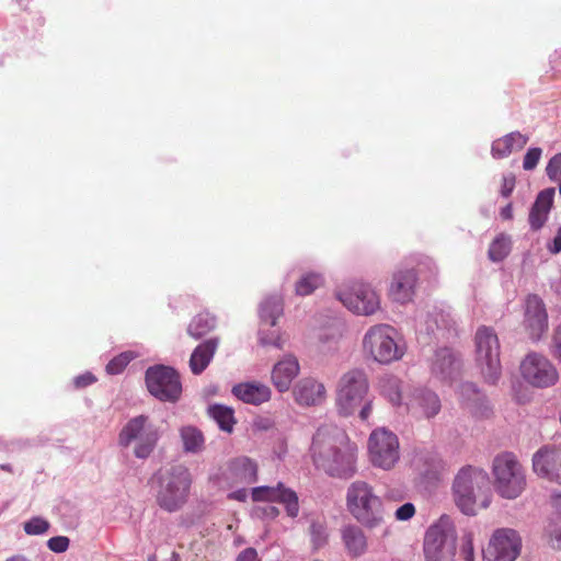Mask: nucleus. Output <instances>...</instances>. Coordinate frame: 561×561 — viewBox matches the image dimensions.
Instances as JSON below:
<instances>
[{"label": "nucleus", "instance_id": "obj_28", "mask_svg": "<svg viewBox=\"0 0 561 561\" xmlns=\"http://www.w3.org/2000/svg\"><path fill=\"white\" fill-rule=\"evenodd\" d=\"M342 541L347 553L357 558L367 550V538L363 529L356 525H346L341 530Z\"/></svg>", "mask_w": 561, "mask_h": 561}, {"label": "nucleus", "instance_id": "obj_14", "mask_svg": "<svg viewBox=\"0 0 561 561\" xmlns=\"http://www.w3.org/2000/svg\"><path fill=\"white\" fill-rule=\"evenodd\" d=\"M531 463L537 477L561 485V448L542 446L533 455Z\"/></svg>", "mask_w": 561, "mask_h": 561}, {"label": "nucleus", "instance_id": "obj_31", "mask_svg": "<svg viewBox=\"0 0 561 561\" xmlns=\"http://www.w3.org/2000/svg\"><path fill=\"white\" fill-rule=\"evenodd\" d=\"M283 314V301L279 297L266 298L260 308V317L263 324L275 327L276 320Z\"/></svg>", "mask_w": 561, "mask_h": 561}, {"label": "nucleus", "instance_id": "obj_55", "mask_svg": "<svg viewBox=\"0 0 561 561\" xmlns=\"http://www.w3.org/2000/svg\"><path fill=\"white\" fill-rule=\"evenodd\" d=\"M500 216L504 220H511L513 218V207L512 204H507L500 211Z\"/></svg>", "mask_w": 561, "mask_h": 561}, {"label": "nucleus", "instance_id": "obj_29", "mask_svg": "<svg viewBox=\"0 0 561 561\" xmlns=\"http://www.w3.org/2000/svg\"><path fill=\"white\" fill-rule=\"evenodd\" d=\"M367 455L370 463L375 467L386 466V428L377 427L367 440Z\"/></svg>", "mask_w": 561, "mask_h": 561}, {"label": "nucleus", "instance_id": "obj_30", "mask_svg": "<svg viewBox=\"0 0 561 561\" xmlns=\"http://www.w3.org/2000/svg\"><path fill=\"white\" fill-rule=\"evenodd\" d=\"M180 436L186 453L197 454L205 447V437L201 430L187 425L180 430Z\"/></svg>", "mask_w": 561, "mask_h": 561}, {"label": "nucleus", "instance_id": "obj_39", "mask_svg": "<svg viewBox=\"0 0 561 561\" xmlns=\"http://www.w3.org/2000/svg\"><path fill=\"white\" fill-rule=\"evenodd\" d=\"M546 536L552 548L561 550V517L551 519L545 529Z\"/></svg>", "mask_w": 561, "mask_h": 561}, {"label": "nucleus", "instance_id": "obj_44", "mask_svg": "<svg viewBox=\"0 0 561 561\" xmlns=\"http://www.w3.org/2000/svg\"><path fill=\"white\" fill-rule=\"evenodd\" d=\"M388 387L390 388V391H388V400L393 405H400L402 403V382L399 380H388Z\"/></svg>", "mask_w": 561, "mask_h": 561}, {"label": "nucleus", "instance_id": "obj_3", "mask_svg": "<svg viewBox=\"0 0 561 561\" xmlns=\"http://www.w3.org/2000/svg\"><path fill=\"white\" fill-rule=\"evenodd\" d=\"M369 382L365 373L360 369H352L340 378L336 387L335 404L343 416H350L359 411L362 421H367L373 401L367 399Z\"/></svg>", "mask_w": 561, "mask_h": 561}, {"label": "nucleus", "instance_id": "obj_56", "mask_svg": "<svg viewBox=\"0 0 561 561\" xmlns=\"http://www.w3.org/2000/svg\"><path fill=\"white\" fill-rule=\"evenodd\" d=\"M230 499H234L238 501H244L247 497V491L245 490H239L229 495Z\"/></svg>", "mask_w": 561, "mask_h": 561}, {"label": "nucleus", "instance_id": "obj_10", "mask_svg": "<svg viewBox=\"0 0 561 561\" xmlns=\"http://www.w3.org/2000/svg\"><path fill=\"white\" fill-rule=\"evenodd\" d=\"M523 380L535 388H549L559 380V373L553 363L545 355L528 353L519 364Z\"/></svg>", "mask_w": 561, "mask_h": 561}, {"label": "nucleus", "instance_id": "obj_35", "mask_svg": "<svg viewBox=\"0 0 561 561\" xmlns=\"http://www.w3.org/2000/svg\"><path fill=\"white\" fill-rule=\"evenodd\" d=\"M511 238L506 234L497 236L489 248V257L493 262L504 260L511 251Z\"/></svg>", "mask_w": 561, "mask_h": 561}, {"label": "nucleus", "instance_id": "obj_51", "mask_svg": "<svg viewBox=\"0 0 561 561\" xmlns=\"http://www.w3.org/2000/svg\"><path fill=\"white\" fill-rule=\"evenodd\" d=\"M96 381V378L91 373H85L75 378L73 382L76 388H84Z\"/></svg>", "mask_w": 561, "mask_h": 561}, {"label": "nucleus", "instance_id": "obj_9", "mask_svg": "<svg viewBox=\"0 0 561 561\" xmlns=\"http://www.w3.org/2000/svg\"><path fill=\"white\" fill-rule=\"evenodd\" d=\"M159 436L158 428L149 421L148 416L138 415L130 419L122 428L118 442L123 447L135 442L134 455L137 458L146 459L153 451Z\"/></svg>", "mask_w": 561, "mask_h": 561}, {"label": "nucleus", "instance_id": "obj_26", "mask_svg": "<svg viewBox=\"0 0 561 561\" xmlns=\"http://www.w3.org/2000/svg\"><path fill=\"white\" fill-rule=\"evenodd\" d=\"M554 188L541 191L529 213V225L533 229H540L547 221L548 215L553 204Z\"/></svg>", "mask_w": 561, "mask_h": 561}, {"label": "nucleus", "instance_id": "obj_5", "mask_svg": "<svg viewBox=\"0 0 561 561\" xmlns=\"http://www.w3.org/2000/svg\"><path fill=\"white\" fill-rule=\"evenodd\" d=\"M346 508L359 524L369 528L380 524L383 518L382 499L364 481H355L347 488Z\"/></svg>", "mask_w": 561, "mask_h": 561}, {"label": "nucleus", "instance_id": "obj_61", "mask_svg": "<svg viewBox=\"0 0 561 561\" xmlns=\"http://www.w3.org/2000/svg\"><path fill=\"white\" fill-rule=\"evenodd\" d=\"M2 470H5V471H11V468L9 465H1L0 467Z\"/></svg>", "mask_w": 561, "mask_h": 561}, {"label": "nucleus", "instance_id": "obj_19", "mask_svg": "<svg viewBox=\"0 0 561 561\" xmlns=\"http://www.w3.org/2000/svg\"><path fill=\"white\" fill-rule=\"evenodd\" d=\"M363 352L366 358L378 364L386 363V325H373L363 339Z\"/></svg>", "mask_w": 561, "mask_h": 561}, {"label": "nucleus", "instance_id": "obj_45", "mask_svg": "<svg viewBox=\"0 0 561 561\" xmlns=\"http://www.w3.org/2000/svg\"><path fill=\"white\" fill-rule=\"evenodd\" d=\"M399 440L396 435L388 432V469L390 466H394L400 456H399Z\"/></svg>", "mask_w": 561, "mask_h": 561}, {"label": "nucleus", "instance_id": "obj_37", "mask_svg": "<svg viewBox=\"0 0 561 561\" xmlns=\"http://www.w3.org/2000/svg\"><path fill=\"white\" fill-rule=\"evenodd\" d=\"M135 358V354L130 351L123 352L119 355L115 356L113 359L108 362L106 365V371L110 375L121 374L126 366Z\"/></svg>", "mask_w": 561, "mask_h": 561}, {"label": "nucleus", "instance_id": "obj_34", "mask_svg": "<svg viewBox=\"0 0 561 561\" xmlns=\"http://www.w3.org/2000/svg\"><path fill=\"white\" fill-rule=\"evenodd\" d=\"M215 328V319L209 314H197L188 324L187 333L194 339H201Z\"/></svg>", "mask_w": 561, "mask_h": 561}, {"label": "nucleus", "instance_id": "obj_46", "mask_svg": "<svg viewBox=\"0 0 561 561\" xmlns=\"http://www.w3.org/2000/svg\"><path fill=\"white\" fill-rule=\"evenodd\" d=\"M547 175L552 181L561 180V152L553 156L546 168Z\"/></svg>", "mask_w": 561, "mask_h": 561}, {"label": "nucleus", "instance_id": "obj_21", "mask_svg": "<svg viewBox=\"0 0 561 561\" xmlns=\"http://www.w3.org/2000/svg\"><path fill=\"white\" fill-rule=\"evenodd\" d=\"M219 345V339H208L198 344L191 354L190 369L194 375H201L213 360Z\"/></svg>", "mask_w": 561, "mask_h": 561}, {"label": "nucleus", "instance_id": "obj_7", "mask_svg": "<svg viewBox=\"0 0 561 561\" xmlns=\"http://www.w3.org/2000/svg\"><path fill=\"white\" fill-rule=\"evenodd\" d=\"M492 474L494 489L503 499L515 500L526 489L525 469L512 453H502L493 459Z\"/></svg>", "mask_w": 561, "mask_h": 561}, {"label": "nucleus", "instance_id": "obj_59", "mask_svg": "<svg viewBox=\"0 0 561 561\" xmlns=\"http://www.w3.org/2000/svg\"><path fill=\"white\" fill-rule=\"evenodd\" d=\"M435 328H438L437 322L434 321L433 323L427 325V331L433 332Z\"/></svg>", "mask_w": 561, "mask_h": 561}, {"label": "nucleus", "instance_id": "obj_27", "mask_svg": "<svg viewBox=\"0 0 561 561\" xmlns=\"http://www.w3.org/2000/svg\"><path fill=\"white\" fill-rule=\"evenodd\" d=\"M528 142V137L519 131L510 133L493 141L491 153L495 159L508 157L512 152L522 150Z\"/></svg>", "mask_w": 561, "mask_h": 561}, {"label": "nucleus", "instance_id": "obj_22", "mask_svg": "<svg viewBox=\"0 0 561 561\" xmlns=\"http://www.w3.org/2000/svg\"><path fill=\"white\" fill-rule=\"evenodd\" d=\"M228 472L232 482L252 484L257 480V463L245 456L237 457L229 462Z\"/></svg>", "mask_w": 561, "mask_h": 561}, {"label": "nucleus", "instance_id": "obj_47", "mask_svg": "<svg viewBox=\"0 0 561 561\" xmlns=\"http://www.w3.org/2000/svg\"><path fill=\"white\" fill-rule=\"evenodd\" d=\"M69 538L68 537H65V536H57V537H53L50 538L48 541H47V546L48 548L56 552V553H61V552H65L68 547H69Z\"/></svg>", "mask_w": 561, "mask_h": 561}, {"label": "nucleus", "instance_id": "obj_23", "mask_svg": "<svg viewBox=\"0 0 561 561\" xmlns=\"http://www.w3.org/2000/svg\"><path fill=\"white\" fill-rule=\"evenodd\" d=\"M415 283L416 276L412 270L396 273L390 288V295L393 300L400 304L411 301L414 296Z\"/></svg>", "mask_w": 561, "mask_h": 561}, {"label": "nucleus", "instance_id": "obj_52", "mask_svg": "<svg viewBox=\"0 0 561 561\" xmlns=\"http://www.w3.org/2000/svg\"><path fill=\"white\" fill-rule=\"evenodd\" d=\"M552 352L556 358L561 363V324L554 331Z\"/></svg>", "mask_w": 561, "mask_h": 561}, {"label": "nucleus", "instance_id": "obj_36", "mask_svg": "<svg viewBox=\"0 0 561 561\" xmlns=\"http://www.w3.org/2000/svg\"><path fill=\"white\" fill-rule=\"evenodd\" d=\"M405 351L407 344L404 340L393 329L388 327V362L401 359Z\"/></svg>", "mask_w": 561, "mask_h": 561}, {"label": "nucleus", "instance_id": "obj_48", "mask_svg": "<svg viewBox=\"0 0 561 561\" xmlns=\"http://www.w3.org/2000/svg\"><path fill=\"white\" fill-rule=\"evenodd\" d=\"M515 176L512 173L505 174L502 179V187H501V195L503 197H508L515 187Z\"/></svg>", "mask_w": 561, "mask_h": 561}, {"label": "nucleus", "instance_id": "obj_38", "mask_svg": "<svg viewBox=\"0 0 561 561\" xmlns=\"http://www.w3.org/2000/svg\"><path fill=\"white\" fill-rule=\"evenodd\" d=\"M459 399L467 407L474 405L481 398L477 387L472 382H463L459 386Z\"/></svg>", "mask_w": 561, "mask_h": 561}, {"label": "nucleus", "instance_id": "obj_54", "mask_svg": "<svg viewBox=\"0 0 561 561\" xmlns=\"http://www.w3.org/2000/svg\"><path fill=\"white\" fill-rule=\"evenodd\" d=\"M548 248L550 252L554 254L561 251V226L558 228L557 234Z\"/></svg>", "mask_w": 561, "mask_h": 561}, {"label": "nucleus", "instance_id": "obj_42", "mask_svg": "<svg viewBox=\"0 0 561 561\" xmlns=\"http://www.w3.org/2000/svg\"><path fill=\"white\" fill-rule=\"evenodd\" d=\"M260 343L263 346H274L277 348H283L285 340L282 334L273 330L270 334H265L263 330L260 331Z\"/></svg>", "mask_w": 561, "mask_h": 561}, {"label": "nucleus", "instance_id": "obj_33", "mask_svg": "<svg viewBox=\"0 0 561 561\" xmlns=\"http://www.w3.org/2000/svg\"><path fill=\"white\" fill-rule=\"evenodd\" d=\"M324 285V277L320 273L309 272L304 274L295 284V293L298 296L311 295L316 289Z\"/></svg>", "mask_w": 561, "mask_h": 561}, {"label": "nucleus", "instance_id": "obj_16", "mask_svg": "<svg viewBox=\"0 0 561 561\" xmlns=\"http://www.w3.org/2000/svg\"><path fill=\"white\" fill-rule=\"evenodd\" d=\"M253 501L279 502L285 505L288 516L296 517L299 513L296 492L278 483L276 486H257L252 490Z\"/></svg>", "mask_w": 561, "mask_h": 561}, {"label": "nucleus", "instance_id": "obj_24", "mask_svg": "<svg viewBox=\"0 0 561 561\" xmlns=\"http://www.w3.org/2000/svg\"><path fill=\"white\" fill-rule=\"evenodd\" d=\"M232 393L242 402L260 405L271 399L268 386L260 382H242L233 386Z\"/></svg>", "mask_w": 561, "mask_h": 561}, {"label": "nucleus", "instance_id": "obj_17", "mask_svg": "<svg viewBox=\"0 0 561 561\" xmlns=\"http://www.w3.org/2000/svg\"><path fill=\"white\" fill-rule=\"evenodd\" d=\"M524 327L533 340H539L548 329V316L538 296H528L526 299Z\"/></svg>", "mask_w": 561, "mask_h": 561}, {"label": "nucleus", "instance_id": "obj_53", "mask_svg": "<svg viewBox=\"0 0 561 561\" xmlns=\"http://www.w3.org/2000/svg\"><path fill=\"white\" fill-rule=\"evenodd\" d=\"M236 561H259L257 552L254 548H247L238 554Z\"/></svg>", "mask_w": 561, "mask_h": 561}, {"label": "nucleus", "instance_id": "obj_15", "mask_svg": "<svg viewBox=\"0 0 561 561\" xmlns=\"http://www.w3.org/2000/svg\"><path fill=\"white\" fill-rule=\"evenodd\" d=\"M461 362L450 348L436 351L432 364L431 375L442 383H451L460 374Z\"/></svg>", "mask_w": 561, "mask_h": 561}, {"label": "nucleus", "instance_id": "obj_2", "mask_svg": "<svg viewBox=\"0 0 561 561\" xmlns=\"http://www.w3.org/2000/svg\"><path fill=\"white\" fill-rule=\"evenodd\" d=\"M453 496L465 515L472 516L479 510L486 508L491 502L488 473L470 466L460 469L454 479Z\"/></svg>", "mask_w": 561, "mask_h": 561}, {"label": "nucleus", "instance_id": "obj_41", "mask_svg": "<svg viewBox=\"0 0 561 561\" xmlns=\"http://www.w3.org/2000/svg\"><path fill=\"white\" fill-rule=\"evenodd\" d=\"M49 528V523L41 517H33L28 522L24 523V531L27 535H42Z\"/></svg>", "mask_w": 561, "mask_h": 561}, {"label": "nucleus", "instance_id": "obj_6", "mask_svg": "<svg viewBox=\"0 0 561 561\" xmlns=\"http://www.w3.org/2000/svg\"><path fill=\"white\" fill-rule=\"evenodd\" d=\"M457 530L453 518L440 516L425 531L423 556L425 561H455Z\"/></svg>", "mask_w": 561, "mask_h": 561}, {"label": "nucleus", "instance_id": "obj_60", "mask_svg": "<svg viewBox=\"0 0 561 561\" xmlns=\"http://www.w3.org/2000/svg\"><path fill=\"white\" fill-rule=\"evenodd\" d=\"M270 511H271L272 515H277L278 514V510L276 507H274V506H271Z\"/></svg>", "mask_w": 561, "mask_h": 561}, {"label": "nucleus", "instance_id": "obj_57", "mask_svg": "<svg viewBox=\"0 0 561 561\" xmlns=\"http://www.w3.org/2000/svg\"><path fill=\"white\" fill-rule=\"evenodd\" d=\"M553 506L556 507L561 517V493H558L553 496Z\"/></svg>", "mask_w": 561, "mask_h": 561}, {"label": "nucleus", "instance_id": "obj_8", "mask_svg": "<svg viewBox=\"0 0 561 561\" xmlns=\"http://www.w3.org/2000/svg\"><path fill=\"white\" fill-rule=\"evenodd\" d=\"M474 342L476 360L481 375L488 383L495 385L502 373L499 337L493 329L480 327Z\"/></svg>", "mask_w": 561, "mask_h": 561}, {"label": "nucleus", "instance_id": "obj_49", "mask_svg": "<svg viewBox=\"0 0 561 561\" xmlns=\"http://www.w3.org/2000/svg\"><path fill=\"white\" fill-rule=\"evenodd\" d=\"M415 514V508L412 503H405L396 511V518L398 520H409Z\"/></svg>", "mask_w": 561, "mask_h": 561}, {"label": "nucleus", "instance_id": "obj_20", "mask_svg": "<svg viewBox=\"0 0 561 561\" xmlns=\"http://www.w3.org/2000/svg\"><path fill=\"white\" fill-rule=\"evenodd\" d=\"M299 370L300 367L297 358L293 355H287L274 365L272 382L279 392H285L290 388Z\"/></svg>", "mask_w": 561, "mask_h": 561}, {"label": "nucleus", "instance_id": "obj_18", "mask_svg": "<svg viewBox=\"0 0 561 561\" xmlns=\"http://www.w3.org/2000/svg\"><path fill=\"white\" fill-rule=\"evenodd\" d=\"M295 401L299 405H320L327 398V390L323 383L313 378L301 379L294 388Z\"/></svg>", "mask_w": 561, "mask_h": 561}, {"label": "nucleus", "instance_id": "obj_58", "mask_svg": "<svg viewBox=\"0 0 561 561\" xmlns=\"http://www.w3.org/2000/svg\"><path fill=\"white\" fill-rule=\"evenodd\" d=\"M7 561H28V560L23 556H13V557L9 558Z\"/></svg>", "mask_w": 561, "mask_h": 561}, {"label": "nucleus", "instance_id": "obj_12", "mask_svg": "<svg viewBox=\"0 0 561 561\" xmlns=\"http://www.w3.org/2000/svg\"><path fill=\"white\" fill-rule=\"evenodd\" d=\"M337 298L356 314L369 316L380 308L379 296L369 285L363 283H354L341 289Z\"/></svg>", "mask_w": 561, "mask_h": 561}, {"label": "nucleus", "instance_id": "obj_62", "mask_svg": "<svg viewBox=\"0 0 561 561\" xmlns=\"http://www.w3.org/2000/svg\"><path fill=\"white\" fill-rule=\"evenodd\" d=\"M559 182H560L559 192L561 194V180Z\"/></svg>", "mask_w": 561, "mask_h": 561}, {"label": "nucleus", "instance_id": "obj_50", "mask_svg": "<svg viewBox=\"0 0 561 561\" xmlns=\"http://www.w3.org/2000/svg\"><path fill=\"white\" fill-rule=\"evenodd\" d=\"M461 556L463 558V561H474V548L470 536H467L463 539L461 547Z\"/></svg>", "mask_w": 561, "mask_h": 561}, {"label": "nucleus", "instance_id": "obj_40", "mask_svg": "<svg viewBox=\"0 0 561 561\" xmlns=\"http://www.w3.org/2000/svg\"><path fill=\"white\" fill-rule=\"evenodd\" d=\"M311 542L316 550L322 548L328 542L327 527L322 523L314 522L310 526Z\"/></svg>", "mask_w": 561, "mask_h": 561}, {"label": "nucleus", "instance_id": "obj_43", "mask_svg": "<svg viewBox=\"0 0 561 561\" xmlns=\"http://www.w3.org/2000/svg\"><path fill=\"white\" fill-rule=\"evenodd\" d=\"M541 156H542L541 148H538V147L529 148L527 150L526 154L524 156V160H523L524 170H526V171L534 170L537 167L539 160L541 159Z\"/></svg>", "mask_w": 561, "mask_h": 561}, {"label": "nucleus", "instance_id": "obj_4", "mask_svg": "<svg viewBox=\"0 0 561 561\" xmlns=\"http://www.w3.org/2000/svg\"><path fill=\"white\" fill-rule=\"evenodd\" d=\"M158 505L167 512L179 511L186 502L192 485L190 470L181 463L171 465L158 473Z\"/></svg>", "mask_w": 561, "mask_h": 561}, {"label": "nucleus", "instance_id": "obj_25", "mask_svg": "<svg viewBox=\"0 0 561 561\" xmlns=\"http://www.w3.org/2000/svg\"><path fill=\"white\" fill-rule=\"evenodd\" d=\"M404 404L407 409H420L426 417H433L440 411V400L438 396L426 389L415 390Z\"/></svg>", "mask_w": 561, "mask_h": 561}, {"label": "nucleus", "instance_id": "obj_13", "mask_svg": "<svg viewBox=\"0 0 561 561\" xmlns=\"http://www.w3.org/2000/svg\"><path fill=\"white\" fill-rule=\"evenodd\" d=\"M522 550V538L512 528L496 529L484 550L485 561H515Z\"/></svg>", "mask_w": 561, "mask_h": 561}, {"label": "nucleus", "instance_id": "obj_32", "mask_svg": "<svg viewBox=\"0 0 561 561\" xmlns=\"http://www.w3.org/2000/svg\"><path fill=\"white\" fill-rule=\"evenodd\" d=\"M208 414L216 421L220 430L227 433L233 431L236 424L233 409L221 404H214L208 408Z\"/></svg>", "mask_w": 561, "mask_h": 561}, {"label": "nucleus", "instance_id": "obj_11", "mask_svg": "<svg viewBox=\"0 0 561 561\" xmlns=\"http://www.w3.org/2000/svg\"><path fill=\"white\" fill-rule=\"evenodd\" d=\"M148 391L160 401L175 402L182 393L180 376L171 367L157 365L146 371Z\"/></svg>", "mask_w": 561, "mask_h": 561}, {"label": "nucleus", "instance_id": "obj_1", "mask_svg": "<svg viewBox=\"0 0 561 561\" xmlns=\"http://www.w3.org/2000/svg\"><path fill=\"white\" fill-rule=\"evenodd\" d=\"M310 450L314 465L331 477L350 479L356 473L357 445L343 430L319 427Z\"/></svg>", "mask_w": 561, "mask_h": 561}]
</instances>
